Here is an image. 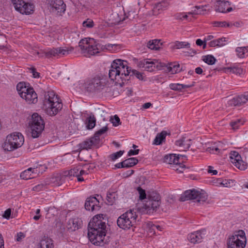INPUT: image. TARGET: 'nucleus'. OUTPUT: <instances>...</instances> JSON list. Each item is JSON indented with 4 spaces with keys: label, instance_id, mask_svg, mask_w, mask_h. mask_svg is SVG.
Instances as JSON below:
<instances>
[{
    "label": "nucleus",
    "instance_id": "864d4df0",
    "mask_svg": "<svg viewBox=\"0 0 248 248\" xmlns=\"http://www.w3.org/2000/svg\"><path fill=\"white\" fill-rule=\"evenodd\" d=\"M31 173H28L27 171L24 170L21 173L20 177L23 179L28 180L31 178Z\"/></svg>",
    "mask_w": 248,
    "mask_h": 248
},
{
    "label": "nucleus",
    "instance_id": "20e7f679",
    "mask_svg": "<svg viewBox=\"0 0 248 248\" xmlns=\"http://www.w3.org/2000/svg\"><path fill=\"white\" fill-rule=\"evenodd\" d=\"M160 203L159 195L157 193H153L148 196L144 203L138 206V209L142 214H151L156 211Z\"/></svg>",
    "mask_w": 248,
    "mask_h": 248
},
{
    "label": "nucleus",
    "instance_id": "de8ad7c7",
    "mask_svg": "<svg viewBox=\"0 0 248 248\" xmlns=\"http://www.w3.org/2000/svg\"><path fill=\"white\" fill-rule=\"evenodd\" d=\"M110 121L112 123L113 125L117 126L121 124L120 119L117 115H115L113 117H111Z\"/></svg>",
    "mask_w": 248,
    "mask_h": 248
},
{
    "label": "nucleus",
    "instance_id": "39448f33",
    "mask_svg": "<svg viewBox=\"0 0 248 248\" xmlns=\"http://www.w3.org/2000/svg\"><path fill=\"white\" fill-rule=\"evenodd\" d=\"M78 46L82 53L88 57L99 53L102 49L101 45L95 41L94 39L90 38L81 39L78 43Z\"/></svg>",
    "mask_w": 248,
    "mask_h": 248
},
{
    "label": "nucleus",
    "instance_id": "3c124183",
    "mask_svg": "<svg viewBox=\"0 0 248 248\" xmlns=\"http://www.w3.org/2000/svg\"><path fill=\"white\" fill-rule=\"evenodd\" d=\"M82 25L84 27L91 28L93 27L94 23L93 20L91 19H87L86 20L83 21Z\"/></svg>",
    "mask_w": 248,
    "mask_h": 248
},
{
    "label": "nucleus",
    "instance_id": "5701e85b",
    "mask_svg": "<svg viewBox=\"0 0 248 248\" xmlns=\"http://www.w3.org/2000/svg\"><path fill=\"white\" fill-rule=\"evenodd\" d=\"M93 138L83 141L79 144V148L81 150H88L91 149L93 145L97 144V142Z\"/></svg>",
    "mask_w": 248,
    "mask_h": 248
},
{
    "label": "nucleus",
    "instance_id": "72a5a7b5",
    "mask_svg": "<svg viewBox=\"0 0 248 248\" xmlns=\"http://www.w3.org/2000/svg\"><path fill=\"white\" fill-rule=\"evenodd\" d=\"M108 126H105L95 133L94 135L93 138V139H94L96 141H95L96 142H97L98 144L99 143V141H100L99 137L101 135L103 134L106 132H107L108 131Z\"/></svg>",
    "mask_w": 248,
    "mask_h": 248
},
{
    "label": "nucleus",
    "instance_id": "6ab92c4d",
    "mask_svg": "<svg viewBox=\"0 0 248 248\" xmlns=\"http://www.w3.org/2000/svg\"><path fill=\"white\" fill-rule=\"evenodd\" d=\"M204 231H198L189 234L188 240L192 243L196 244L201 243L203 238Z\"/></svg>",
    "mask_w": 248,
    "mask_h": 248
},
{
    "label": "nucleus",
    "instance_id": "4be33fe9",
    "mask_svg": "<svg viewBox=\"0 0 248 248\" xmlns=\"http://www.w3.org/2000/svg\"><path fill=\"white\" fill-rule=\"evenodd\" d=\"M175 145L182 147L184 151L188 149L191 145V140L183 137L175 142Z\"/></svg>",
    "mask_w": 248,
    "mask_h": 248
},
{
    "label": "nucleus",
    "instance_id": "f8f14e48",
    "mask_svg": "<svg viewBox=\"0 0 248 248\" xmlns=\"http://www.w3.org/2000/svg\"><path fill=\"white\" fill-rule=\"evenodd\" d=\"M247 242L245 232L243 230L234 232L227 241L228 248H244Z\"/></svg>",
    "mask_w": 248,
    "mask_h": 248
},
{
    "label": "nucleus",
    "instance_id": "6e6d98bb",
    "mask_svg": "<svg viewBox=\"0 0 248 248\" xmlns=\"http://www.w3.org/2000/svg\"><path fill=\"white\" fill-rule=\"evenodd\" d=\"M46 187V185L44 184H38L35 186H34L32 189L34 191H41V190H43V189H44Z\"/></svg>",
    "mask_w": 248,
    "mask_h": 248
},
{
    "label": "nucleus",
    "instance_id": "774afa93",
    "mask_svg": "<svg viewBox=\"0 0 248 248\" xmlns=\"http://www.w3.org/2000/svg\"><path fill=\"white\" fill-rule=\"evenodd\" d=\"M124 161L121 162H120V163H118L117 164H116L115 166L116 168H125L124 167Z\"/></svg>",
    "mask_w": 248,
    "mask_h": 248
},
{
    "label": "nucleus",
    "instance_id": "412c9836",
    "mask_svg": "<svg viewBox=\"0 0 248 248\" xmlns=\"http://www.w3.org/2000/svg\"><path fill=\"white\" fill-rule=\"evenodd\" d=\"M179 155L176 156L175 154H170L165 156L164 160V162L166 163L171 165V166L179 163ZM182 157L186 158V156L185 155H180Z\"/></svg>",
    "mask_w": 248,
    "mask_h": 248
},
{
    "label": "nucleus",
    "instance_id": "aec40b11",
    "mask_svg": "<svg viewBox=\"0 0 248 248\" xmlns=\"http://www.w3.org/2000/svg\"><path fill=\"white\" fill-rule=\"evenodd\" d=\"M25 96L22 97L25 99L28 104H35L38 101L37 96L33 89H30L28 92L25 94Z\"/></svg>",
    "mask_w": 248,
    "mask_h": 248
},
{
    "label": "nucleus",
    "instance_id": "cd10ccee",
    "mask_svg": "<svg viewBox=\"0 0 248 248\" xmlns=\"http://www.w3.org/2000/svg\"><path fill=\"white\" fill-rule=\"evenodd\" d=\"M237 56L240 58H244L248 56V46L237 47L236 48Z\"/></svg>",
    "mask_w": 248,
    "mask_h": 248
},
{
    "label": "nucleus",
    "instance_id": "338daca9",
    "mask_svg": "<svg viewBox=\"0 0 248 248\" xmlns=\"http://www.w3.org/2000/svg\"><path fill=\"white\" fill-rule=\"evenodd\" d=\"M25 171H27L28 173H37V170H35L34 168H29L27 170H25Z\"/></svg>",
    "mask_w": 248,
    "mask_h": 248
},
{
    "label": "nucleus",
    "instance_id": "b1692460",
    "mask_svg": "<svg viewBox=\"0 0 248 248\" xmlns=\"http://www.w3.org/2000/svg\"><path fill=\"white\" fill-rule=\"evenodd\" d=\"M167 135V133L165 131H162L160 133L157 134L153 141V144L156 145L161 144L165 141Z\"/></svg>",
    "mask_w": 248,
    "mask_h": 248
},
{
    "label": "nucleus",
    "instance_id": "6e6552de",
    "mask_svg": "<svg viewBox=\"0 0 248 248\" xmlns=\"http://www.w3.org/2000/svg\"><path fill=\"white\" fill-rule=\"evenodd\" d=\"M137 215L134 210H130L121 215L117 219L118 226L124 230H128L134 227L136 223Z\"/></svg>",
    "mask_w": 248,
    "mask_h": 248
},
{
    "label": "nucleus",
    "instance_id": "f03ea898",
    "mask_svg": "<svg viewBox=\"0 0 248 248\" xmlns=\"http://www.w3.org/2000/svg\"><path fill=\"white\" fill-rule=\"evenodd\" d=\"M106 223L99 215L95 216L88 224V235L91 242L96 246L103 243L106 234Z\"/></svg>",
    "mask_w": 248,
    "mask_h": 248
},
{
    "label": "nucleus",
    "instance_id": "5fc2aeb1",
    "mask_svg": "<svg viewBox=\"0 0 248 248\" xmlns=\"http://www.w3.org/2000/svg\"><path fill=\"white\" fill-rule=\"evenodd\" d=\"M181 84L179 83H172L170 85V88L171 90L175 91H181Z\"/></svg>",
    "mask_w": 248,
    "mask_h": 248
},
{
    "label": "nucleus",
    "instance_id": "bb28decb",
    "mask_svg": "<svg viewBox=\"0 0 248 248\" xmlns=\"http://www.w3.org/2000/svg\"><path fill=\"white\" fill-rule=\"evenodd\" d=\"M230 5L229 2L227 1H220L216 6V11L220 13H226V7Z\"/></svg>",
    "mask_w": 248,
    "mask_h": 248
},
{
    "label": "nucleus",
    "instance_id": "7ed1b4c3",
    "mask_svg": "<svg viewBox=\"0 0 248 248\" xmlns=\"http://www.w3.org/2000/svg\"><path fill=\"white\" fill-rule=\"evenodd\" d=\"M44 108L50 116L56 115L62 108L61 100L53 91H48L45 94Z\"/></svg>",
    "mask_w": 248,
    "mask_h": 248
},
{
    "label": "nucleus",
    "instance_id": "4c0bfd02",
    "mask_svg": "<svg viewBox=\"0 0 248 248\" xmlns=\"http://www.w3.org/2000/svg\"><path fill=\"white\" fill-rule=\"evenodd\" d=\"M226 69L227 71H230V72H232L236 75H240L243 74L244 73V70H243V69L241 67L238 66L227 67L226 68Z\"/></svg>",
    "mask_w": 248,
    "mask_h": 248
},
{
    "label": "nucleus",
    "instance_id": "a19ab883",
    "mask_svg": "<svg viewBox=\"0 0 248 248\" xmlns=\"http://www.w3.org/2000/svg\"><path fill=\"white\" fill-rule=\"evenodd\" d=\"M244 121L242 120L241 119H238L232 121L230 124V126L232 127L233 130L237 129L240 126L243 124Z\"/></svg>",
    "mask_w": 248,
    "mask_h": 248
},
{
    "label": "nucleus",
    "instance_id": "e433bc0d",
    "mask_svg": "<svg viewBox=\"0 0 248 248\" xmlns=\"http://www.w3.org/2000/svg\"><path fill=\"white\" fill-rule=\"evenodd\" d=\"M117 198V194L115 192H108L107 195V204L112 205Z\"/></svg>",
    "mask_w": 248,
    "mask_h": 248
},
{
    "label": "nucleus",
    "instance_id": "4468645a",
    "mask_svg": "<svg viewBox=\"0 0 248 248\" xmlns=\"http://www.w3.org/2000/svg\"><path fill=\"white\" fill-rule=\"evenodd\" d=\"M48 3L53 12H56L61 15L65 11L66 5L62 0H48Z\"/></svg>",
    "mask_w": 248,
    "mask_h": 248
},
{
    "label": "nucleus",
    "instance_id": "680f3d73",
    "mask_svg": "<svg viewBox=\"0 0 248 248\" xmlns=\"http://www.w3.org/2000/svg\"><path fill=\"white\" fill-rule=\"evenodd\" d=\"M11 214V209L9 208L7 209L4 213V214L2 215V217L6 219H9L10 217V216Z\"/></svg>",
    "mask_w": 248,
    "mask_h": 248
},
{
    "label": "nucleus",
    "instance_id": "603ef678",
    "mask_svg": "<svg viewBox=\"0 0 248 248\" xmlns=\"http://www.w3.org/2000/svg\"><path fill=\"white\" fill-rule=\"evenodd\" d=\"M162 229V227L158 225L152 224L150 228V232H153L154 233H155V230H157L158 231H161Z\"/></svg>",
    "mask_w": 248,
    "mask_h": 248
},
{
    "label": "nucleus",
    "instance_id": "9b49d317",
    "mask_svg": "<svg viewBox=\"0 0 248 248\" xmlns=\"http://www.w3.org/2000/svg\"><path fill=\"white\" fill-rule=\"evenodd\" d=\"M207 199V195L205 192L202 190L200 191L194 189L186 191L180 198V201L182 202L196 200V202L200 204H203Z\"/></svg>",
    "mask_w": 248,
    "mask_h": 248
},
{
    "label": "nucleus",
    "instance_id": "8fccbe9b",
    "mask_svg": "<svg viewBox=\"0 0 248 248\" xmlns=\"http://www.w3.org/2000/svg\"><path fill=\"white\" fill-rule=\"evenodd\" d=\"M214 26L215 27H230L231 24L229 23H227L226 21H216L214 23Z\"/></svg>",
    "mask_w": 248,
    "mask_h": 248
},
{
    "label": "nucleus",
    "instance_id": "a18cd8bd",
    "mask_svg": "<svg viewBox=\"0 0 248 248\" xmlns=\"http://www.w3.org/2000/svg\"><path fill=\"white\" fill-rule=\"evenodd\" d=\"M236 99L239 106L242 105L248 101V93L247 95L236 96Z\"/></svg>",
    "mask_w": 248,
    "mask_h": 248
},
{
    "label": "nucleus",
    "instance_id": "13d9d810",
    "mask_svg": "<svg viewBox=\"0 0 248 248\" xmlns=\"http://www.w3.org/2000/svg\"><path fill=\"white\" fill-rule=\"evenodd\" d=\"M30 89H32V88H31V87H28L26 86V85L25 86H24L23 90H22V91H21L19 94L20 95V97H23V96H25V94L27 92H28V91H29Z\"/></svg>",
    "mask_w": 248,
    "mask_h": 248
},
{
    "label": "nucleus",
    "instance_id": "a878e982",
    "mask_svg": "<svg viewBox=\"0 0 248 248\" xmlns=\"http://www.w3.org/2000/svg\"><path fill=\"white\" fill-rule=\"evenodd\" d=\"M53 244L51 239L48 237L43 239L40 242L39 248H53Z\"/></svg>",
    "mask_w": 248,
    "mask_h": 248
},
{
    "label": "nucleus",
    "instance_id": "69168bd1",
    "mask_svg": "<svg viewBox=\"0 0 248 248\" xmlns=\"http://www.w3.org/2000/svg\"><path fill=\"white\" fill-rule=\"evenodd\" d=\"M208 172L209 173H213V175H216L217 173V170H213L212 167L211 166H209L208 167Z\"/></svg>",
    "mask_w": 248,
    "mask_h": 248
},
{
    "label": "nucleus",
    "instance_id": "58836bf2",
    "mask_svg": "<svg viewBox=\"0 0 248 248\" xmlns=\"http://www.w3.org/2000/svg\"><path fill=\"white\" fill-rule=\"evenodd\" d=\"M50 183L54 186H59L62 184L63 180L60 176H55L50 178Z\"/></svg>",
    "mask_w": 248,
    "mask_h": 248
},
{
    "label": "nucleus",
    "instance_id": "ea45409f",
    "mask_svg": "<svg viewBox=\"0 0 248 248\" xmlns=\"http://www.w3.org/2000/svg\"><path fill=\"white\" fill-rule=\"evenodd\" d=\"M230 155V161L233 164L241 159V155L236 151H232Z\"/></svg>",
    "mask_w": 248,
    "mask_h": 248
},
{
    "label": "nucleus",
    "instance_id": "052dcab7",
    "mask_svg": "<svg viewBox=\"0 0 248 248\" xmlns=\"http://www.w3.org/2000/svg\"><path fill=\"white\" fill-rule=\"evenodd\" d=\"M25 84H26L25 82H21L18 83L17 84L16 90H17V91L18 92V94H19V93L21 91H22V90H23L24 86H25Z\"/></svg>",
    "mask_w": 248,
    "mask_h": 248
},
{
    "label": "nucleus",
    "instance_id": "bf43d9fd",
    "mask_svg": "<svg viewBox=\"0 0 248 248\" xmlns=\"http://www.w3.org/2000/svg\"><path fill=\"white\" fill-rule=\"evenodd\" d=\"M229 105L231 106H239L236 99V97H234L233 99L229 101Z\"/></svg>",
    "mask_w": 248,
    "mask_h": 248
},
{
    "label": "nucleus",
    "instance_id": "a211bd4d",
    "mask_svg": "<svg viewBox=\"0 0 248 248\" xmlns=\"http://www.w3.org/2000/svg\"><path fill=\"white\" fill-rule=\"evenodd\" d=\"M99 201L94 197H91L87 199L85 203V208L89 211L97 210L99 208L98 206Z\"/></svg>",
    "mask_w": 248,
    "mask_h": 248
},
{
    "label": "nucleus",
    "instance_id": "e2e57ef3",
    "mask_svg": "<svg viewBox=\"0 0 248 248\" xmlns=\"http://www.w3.org/2000/svg\"><path fill=\"white\" fill-rule=\"evenodd\" d=\"M139 151H140L139 149L135 150L131 149L128 152V155L131 156V155H138L139 153Z\"/></svg>",
    "mask_w": 248,
    "mask_h": 248
},
{
    "label": "nucleus",
    "instance_id": "0eeeda50",
    "mask_svg": "<svg viewBox=\"0 0 248 248\" xmlns=\"http://www.w3.org/2000/svg\"><path fill=\"white\" fill-rule=\"evenodd\" d=\"M24 142V136L19 132H14L7 136L2 147L5 151H13L21 147Z\"/></svg>",
    "mask_w": 248,
    "mask_h": 248
},
{
    "label": "nucleus",
    "instance_id": "9d476101",
    "mask_svg": "<svg viewBox=\"0 0 248 248\" xmlns=\"http://www.w3.org/2000/svg\"><path fill=\"white\" fill-rule=\"evenodd\" d=\"M29 126L31 137L33 138H37L41 135L44 129L45 123L41 116L34 113L31 116Z\"/></svg>",
    "mask_w": 248,
    "mask_h": 248
},
{
    "label": "nucleus",
    "instance_id": "dca6fc26",
    "mask_svg": "<svg viewBox=\"0 0 248 248\" xmlns=\"http://www.w3.org/2000/svg\"><path fill=\"white\" fill-rule=\"evenodd\" d=\"M82 225L81 219L78 217H74L69 219L67 224V229L71 232L75 231L80 228Z\"/></svg>",
    "mask_w": 248,
    "mask_h": 248
},
{
    "label": "nucleus",
    "instance_id": "2f4dec72",
    "mask_svg": "<svg viewBox=\"0 0 248 248\" xmlns=\"http://www.w3.org/2000/svg\"><path fill=\"white\" fill-rule=\"evenodd\" d=\"M226 41V38L224 37L220 38L217 40H214L209 43L210 47H215L216 46H221L225 45L224 42Z\"/></svg>",
    "mask_w": 248,
    "mask_h": 248
},
{
    "label": "nucleus",
    "instance_id": "49530a36",
    "mask_svg": "<svg viewBox=\"0 0 248 248\" xmlns=\"http://www.w3.org/2000/svg\"><path fill=\"white\" fill-rule=\"evenodd\" d=\"M124 153V151L120 150L119 152L110 155L109 156V158L112 161H115L118 158L120 157L123 155Z\"/></svg>",
    "mask_w": 248,
    "mask_h": 248
},
{
    "label": "nucleus",
    "instance_id": "c9c22d12",
    "mask_svg": "<svg viewBox=\"0 0 248 248\" xmlns=\"http://www.w3.org/2000/svg\"><path fill=\"white\" fill-rule=\"evenodd\" d=\"M160 41L157 39L150 40L147 43V46L152 50H157L159 48Z\"/></svg>",
    "mask_w": 248,
    "mask_h": 248
},
{
    "label": "nucleus",
    "instance_id": "f3484780",
    "mask_svg": "<svg viewBox=\"0 0 248 248\" xmlns=\"http://www.w3.org/2000/svg\"><path fill=\"white\" fill-rule=\"evenodd\" d=\"M87 172L84 170H83L81 167L78 166L73 169H71L68 172V175L70 176H75L77 178L78 182H82L84 181V178L82 177L84 174H87Z\"/></svg>",
    "mask_w": 248,
    "mask_h": 248
},
{
    "label": "nucleus",
    "instance_id": "09e8293b",
    "mask_svg": "<svg viewBox=\"0 0 248 248\" xmlns=\"http://www.w3.org/2000/svg\"><path fill=\"white\" fill-rule=\"evenodd\" d=\"M137 190L140 195V196H139L140 199L141 200L145 199L146 198V194L145 193V191L144 189H143L142 188H141L140 186H139L137 188Z\"/></svg>",
    "mask_w": 248,
    "mask_h": 248
},
{
    "label": "nucleus",
    "instance_id": "7c9ffc66",
    "mask_svg": "<svg viewBox=\"0 0 248 248\" xmlns=\"http://www.w3.org/2000/svg\"><path fill=\"white\" fill-rule=\"evenodd\" d=\"M167 6V4L165 2H158L156 4L153 9V14L157 15L159 13V11L163 10V8Z\"/></svg>",
    "mask_w": 248,
    "mask_h": 248
},
{
    "label": "nucleus",
    "instance_id": "1a4fd4ad",
    "mask_svg": "<svg viewBox=\"0 0 248 248\" xmlns=\"http://www.w3.org/2000/svg\"><path fill=\"white\" fill-rule=\"evenodd\" d=\"M106 84V79L97 76L87 79L84 83V86L87 92L95 93L104 89Z\"/></svg>",
    "mask_w": 248,
    "mask_h": 248
},
{
    "label": "nucleus",
    "instance_id": "423d86ee",
    "mask_svg": "<svg viewBox=\"0 0 248 248\" xmlns=\"http://www.w3.org/2000/svg\"><path fill=\"white\" fill-rule=\"evenodd\" d=\"M74 49L72 47H59L53 48H48L44 50H40V51H35L34 55H37L39 57L45 56L47 58L53 57L59 58L62 56L68 55Z\"/></svg>",
    "mask_w": 248,
    "mask_h": 248
},
{
    "label": "nucleus",
    "instance_id": "37998d69",
    "mask_svg": "<svg viewBox=\"0 0 248 248\" xmlns=\"http://www.w3.org/2000/svg\"><path fill=\"white\" fill-rule=\"evenodd\" d=\"M172 169L177 171L178 173H182L186 168L185 165L180 164L179 162L173 165L170 166Z\"/></svg>",
    "mask_w": 248,
    "mask_h": 248
},
{
    "label": "nucleus",
    "instance_id": "393cba45",
    "mask_svg": "<svg viewBox=\"0 0 248 248\" xmlns=\"http://www.w3.org/2000/svg\"><path fill=\"white\" fill-rule=\"evenodd\" d=\"M155 63L153 62H150L147 59H144L140 62L139 66L140 67L144 68L147 71H151L153 70V66Z\"/></svg>",
    "mask_w": 248,
    "mask_h": 248
},
{
    "label": "nucleus",
    "instance_id": "0e129e2a",
    "mask_svg": "<svg viewBox=\"0 0 248 248\" xmlns=\"http://www.w3.org/2000/svg\"><path fill=\"white\" fill-rule=\"evenodd\" d=\"M25 235L24 233L20 232L17 234L16 241H20L23 238L25 237Z\"/></svg>",
    "mask_w": 248,
    "mask_h": 248
},
{
    "label": "nucleus",
    "instance_id": "f704fd0d",
    "mask_svg": "<svg viewBox=\"0 0 248 248\" xmlns=\"http://www.w3.org/2000/svg\"><path fill=\"white\" fill-rule=\"evenodd\" d=\"M96 119L94 115L90 116L87 119L86 122V127L88 129H93L95 125Z\"/></svg>",
    "mask_w": 248,
    "mask_h": 248
},
{
    "label": "nucleus",
    "instance_id": "c756f323",
    "mask_svg": "<svg viewBox=\"0 0 248 248\" xmlns=\"http://www.w3.org/2000/svg\"><path fill=\"white\" fill-rule=\"evenodd\" d=\"M206 5L195 6L194 10L188 13V15H202L204 14L206 10L205 7Z\"/></svg>",
    "mask_w": 248,
    "mask_h": 248
},
{
    "label": "nucleus",
    "instance_id": "2eb2a0df",
    "mask_svg": "<svg viewBox=\"0 0 248 248\" xmlns=\"http://www.w3.org/2000/svg\"><path fill=\"white\" fill-rule=\"evenodd\" d=\"M174 49H180L183 48H189V51L184 52L186 53V56H193L196 54L197 52L195 50L190 48V44L186 42L176 41L174 45L172 46Z\"/></svg>",
    "mask_w": 248,
    "mask_h": 248
},
{
    "label": "nucleus",
    "instance_id": "c03bdc74",
    "mask_svg": "<svg viewBox=\"0 0 248 248\" xmlns=\"http://www.w3.org/2000/svg\"><path fill=\"white\" fill-rule=\"evenodd\" d=\"M233 164L240 170H245L247 167V163L244 162L242 159H239L238 161L233 163Z\"/></svg>",
    "mask_w": 248,
    "mask_h": 248
},
{
    "label": "nucleus",
    "instance_id": "c85d7f7f",
    "mask_svg": "<svg viewBox=\"0 0 248 248\" xmlns=\"http://www.w3.org/2000/svg\"><path fill=\"white\" fill-rule=\"evenodd\" d=\"M167 69L169 72L174 74L181 71L180 68V65L176 62L171 63L167 66Z\"/></svg>",
    "mask_w": 248,
    "mask_h": 248
},
{
    "label": "nucleus",
    "instance_id": "f257e3e1",
    "mask_svg": "<svg viewBox=\"0 0 248 248\" xmlns=\"http://www.w3.org/2000/svg\"><path fill=\"white\" fill-rule=\"evenodd\" d=\"M109 77L112 80L120 81L128 80L135 76L140 80H143L142 74L136 70L131 69L127 65V62L120 59L113 61L109 70Z\"/></svg>",
    "mask_w": 248,
    "mask_h": 248
},
{
    "label": "nucleus",
    "instance_id": "ddd939ff",
    "mask_svg": "<svg viewBox=\"0 0 248 248\" xmlns=\"http://www.w3.org/2000/svg\"><path fill=\"white\" fill-rule=\"evenodd\" d=\"M11 2L15 9L22 14L29 15L33 11V5L23 0H11Z\"/></svg>",
    "mask_w": 248,
    "mask_h": 248
},
{
    "label": "nucleus",
    "instance_id": "473e14b6",
    "mask_svg": "<svg viewBox=\"0 0 248 248\" xmlns=\"http://www.w3.org/2000/svg\"><path fill=\"white\" fill-rule=\"evenodd\" d=\"M125 168H130L136 165L138 163V159L136 157H131L124 161Z\"/></svg>",
    "mask_w": 248,
    "mask_h": 248
},
{
    "label": "nucleus",
    "instance_id": "4d7b16f0",
    "mask_svg": "<svg viewBox=\"0 0 248 248\" xmlns=\"http://www.w3.org/2000/svg\"><path fill=\"white\" fill-rule=\"evenodd\" d=\"M31 73L32 74L33 77L34 78H38L40 77V73L36 71V68L34 67H31L29 68Z\"/></svg>",
    "mask_w": 248,
    "mask_h": 248
},
{
    "label": "nucleus",
    "instance_id": "79ce46f5",
    "mask_svg": "<svg viewBox=\"0 0 248 248\" xmlns=\"http://www.w3.org/2000/svg\"><path fill=\"white\" fill-rule=\"evenodd\" d=\"M202 60L205 63L209 65H213L216 62V58L211 55H207L206 56H203Z\"/></svg>",
    "mask_w": 248,
    "mask_h": 248
}]
</instances>
